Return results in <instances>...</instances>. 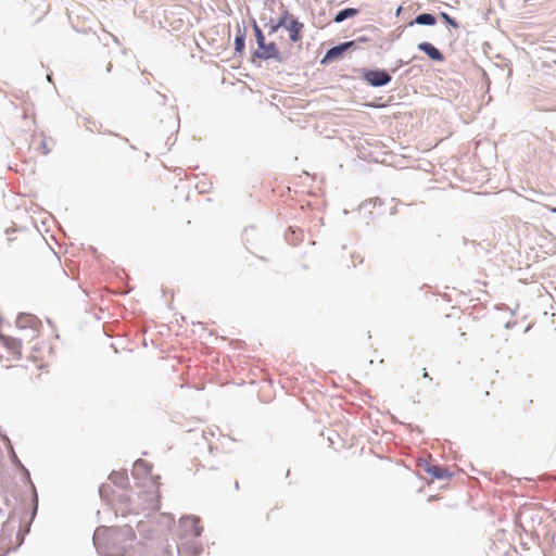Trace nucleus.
<instances>
[{"label": "nucleus", "mask_w": 556, "mask_h": 556, "mask_svg": "<svg viewBox=\"0 0 556 556\" xmlns=\"http://www.w3.org/2000/svg\"><path fill=\"white\" fill-rule=\"evenodd\" d=\"M415 23L420 25H434L435 17L432 14L424 13L416 17Z\"/></svg>", "instance_id": "nucleus-12"}, {"label": "nucleus", "mask_w": 556, "mask_h": 556, "mask_svg": "<svg viewBox=\"0 0 556 556\" xmlns=\"http://www.w3.org/2000/svg\"><path fill=\"white\" fill-rule=\"evenodd\" d=\"M255 36L258 47L263 46L265 43V38L262 30L258 27H255Z\"/></svg>", "instance_id": "nucleus-14"}, {"label": "nucleus", "mask_w": 556, "mask_h": 556, "mask_svg": "<svg viewBox=\"0 0 556 556\" xmlns=\"http://www.w3.org/2000/svg\"><path fill=\"white\" fill-rule=\"evenodd\" d=\"M418 49L424 51L433 61L442 62L444 60L443 54L429 42H420Z\"/></svg>", "instance_id": "nucleus-9"}, {"label": "nucleus", "mask_w": 556, "mask_h": 556, "mask_svg": "<svg viewBox=\"0 0 556 556\" xmlns=\"http://www.w3.org/2000/svg\"><path fill=\"white\" fill-rule=\"evenodd\" d=\"M365 80L375 87H381L390 83L391 76L386 71H368L364 75Z\"/></svg>", "instance_id": "nucleus-6"}, {"label": "nucleus", "mask_w": 556, "mask_h": 556, "mask_svg": "<svg viewBox=\"0 0 556 556\" xmlns=\"http://www.w3.org/2000/svg\"><path fill=\"white\" fill-rule=\"evenodd\" d=\"M357 14H358V10L357 9H353V8L344 9V10H342V11L337 13V15L334 16V22L336 23H341L344 20H346L349 17H353V16H355Z\"/></svg>", "instance_id": "nucleus-11"}, {"label": "nucleus", "mask_w": 556, "mask_h": 556, "mask_svg": "<svg viewBox=\"0 0 556 556\" xmlns=\"http://www.w3.org/2000/svg\"><path fill=\"white\" fill-rule=\"evenodd\" d=\"M554 212H556V208H554Z\"/></svg>", "instance_id": "nucleus-20"}, {"label": "nucleus", "mask_w": 556, "mask_h": 556, "mask_svg": "<svg viewBox=\"0 0 556 556\" xmlns=\"http://www.w3.org/2000/svg\"><path fill=\"white\" fill-rule=\"evenodd\" d=\"M0 344L4 350V353H0V361L4 363L5 367H10L11 362L21 358L22 345L17 339L0 333Z\"/></svg>", "instance_id": "nucleus-2"}, {"label": "nucleus", "mask_w": 556, "mask_h": 556, "mask_svg": "<svg viewBox=\"0 0 556 556\" xmlns=\"http://www.w3.org/2000/svg\"><path fill=\"white\" fill-rule=\"evenodd\" d=\"M136 534L131 527L124 528H98L93 534V543L105 556H122L126 552L128 543L132 542Z\"/></svg>", "instance_id": "nucleus-1"}, {"label": "nucleus", "mask_w": 556, "mask_h": 556, "mask_svg": "<svg viewBox=\"0 0 556 556\" xmlns=\"http://www.w3.org/2000/svg\"><path fill=\"white\" fill-rule=\"evenodd\" d=\"M422 376H424V378H429V379H431V378H430V376H429V374L427 372V370H426V369H424V375H422Z\"/></svg>", "instance_id": "nucleus-18"}, {"label": "nucleus", "mask_w": 556, "mask_h": 556, "mask_svg": "<svg viewBox=\"0 0 556 556\" xmlns=\"http://www.w3.org/2000/svg\"><path fill=\"white\" fill-rule=\"evenodd\" d=\"M256 56L263 60L276 59L278 58V49L274 42L268 45L264 43L260 46L257 51L255 52Z\"/></svg>", "instance_id": "nucleus-7"}, {"label": "nucleus", "mask_w": 556, "mask_h": 556, "mask_svg": "<svg viewBox=\"0 0 556 556\" xmlns=\"http://www.w3.org/2000/svg\"><path fill=\"white\" fill-rule=\"evenodd\" d=\"M33 358L37 362H40L43 359V354L42 353H39L38 355H33Z\"/></svg>", "instance_id": "nucleus-17"}, {"label": "nucleus", "mask_w": 556, "mask_h": 556, "mask_svg": "<svg viewBox=\"0 0 556 556\" xmlns=\"http://www.w3.org/2000/svg\"><path fill=\"white\" fill-rule=\"evenodd\" d=\"M279 26L287 28L291 41L296 42L301 39V31L304 27L303 24L292 16H289L287 13L280 18Z\"/></svg>", "instance_id": "nucleus-4"}, {"label": "nucleus", "mask_w": 556, "mask_h": 556, "mask_svg": "<svg viewBox=\"0 0 556 556\" xmlns=\"http://www.w3.org/2000/svg\"><path fill=\"white\" fill-rule=\"evenodd\" d=\"M437 500V496H430L429 501Z\"/></svg>", "instance_id": "nucleus-19"}, {"label": "nucleus", "mask_w": 556, "mask_h": 556, "mask_svg": "<svg viewBox=\"0 0 556 556\" xmlns=\"http://www.w3.org/2000/svg\"><path fill=\"white\" fill-rule=\"evenodd\" d=\"M17 325L22 328V327H26V326H29L30 328H33L35 331H38L39 328L41 327V321L35 317V316H31V315H24V316H20L18 319H17Z\"/></svg>", "instance_id": "nucleus-10"}, {"label": "nucleus", "mask_w": 556, "mask_h": 556, "mask_svg": "<svg viewBox=\"0 0 556 556\" xmlns=\"http://www.w3.org/2000/svg\"><path fill=\"white\" fill-rule=\"evenodd\" d=\"M418 467L430 476L431 481L448 479L451 477V473L448 472L447 468L438 466L430 462H419Z\"/></svg>", "instance_id": "nucleus-5"}, {"label": "nucleus", "mask_w": 556, "mask_h": 556, "mask_svg": "<svg viewBox=\"0 0 556 556\" xmlns=\"http://www.w3.org/2000/svg\"><path fill=\"white\" fill-rule=\"evenodd\" d=\"M352 260H353V266H356L357 264L363 263V257L358 254L357 255L353 254Z\"/></svg>", "instance_id": "nucleus-16"}, {"label": "nucleus", "mask_w": 556, "mask_h": 556, "mask_svg": "<svg viewBox=\"0 0 556 556\" xmlns=\"http://www.w3.org/2000/svg\"><path fill=\"white\" fill-rule=\"evenodd\" d=\"M440 16H441V18H443L446 23H448L452 27H454V28H458V24H457V22H456L454 18H452L447 13L442 12V13L440 14Z\"/></svg>", "instance_id": "nucleus-13"}, {"label": "nucleus", "mask_w": 556, "mask_h": 556, "mask_svg": "<svg viewBox=\"0 0 556 556\" xmlns=\"http://www.w3.org/2000/svg\"><path fill=\"white\" fill-rule=\"evenodd\" d=\"M351 46H353V41L344 42L342 45L329 49L326 55L324 56L321 63H327L328 61L338 59Z\"/></svg>", "instance_id": "nucleus-8"}, {"label": "nucleus", "mask_w": 556, "mask_h": 556, "mask_svg": "<svg viewBox=\"0 0 556 556\" xmlns=\"http://www.w3.org/2000/svg\"><path fill=\"white\" fill-rule=\"evenodd\" d=\"M180 536L182 539L199 538L203 532L200 519L194 516H185L179 520Z\"/></svg>", "instance_id": "nucleus-3"}, {"label": "nucleus", "mask_w": 556, "mask_h": 556, "mask_svg": "<svg viewBox=\"0 0 556 556\" xmlns=\"http://www.w3.org/2000/svg\"><path fill=\"white\" fill-rule=\"evenodd\" d=\"M41 149L43 154H48L50 152V148L46 141V139H42L41 141Z\"/></svg>", "instance_id": "nucleus-15"}]
</instances>
